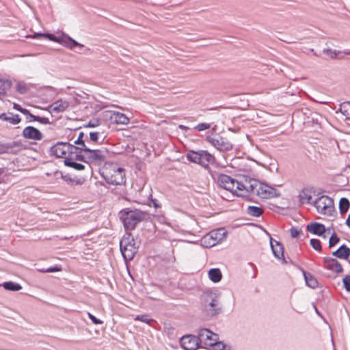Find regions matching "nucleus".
Returning <instances> with one entry per match:
<instances>
[{
  "instance_id": "26",
  "label": "nucleus",
  "mask_w": 350,
  "mask_h": 350,
  "mask_svg": "<svg viewBox=\"0 0 350 350\" xmlns=\"http://www.w3.org/2000/svg\"><path fill=\"white\" fill-rule=\"evenodd\" d=\"M12 86L11 81L0 79V98L6 95V92Z\"/></svg>"
},
{
  "instance_id": "15",
  "label": "nucleus",
  "mask_w": 350,
  "mask_h": 350,
  "mask_svg": "<svg viewBox=\"0 0 350 350\" xmlns=\"http://www.w3.org/2000/svg\"><path fill=\"white\" fill-rule=\"evenodd\" d=\"M219 234V228H216L206 234L201 239V244L203 247L210 248L216 245L219 243L217 235Z\"/></svg>"
},
{
  "instance_id": "25",
  "label": "nucleus",
  "mask_w": 350,
  "mask_h": 350,
  "mask_svg": "<svg viewBox=\"0 0 350 350\" xmlns=\"http://www.w3.org/2000/svg\"><path fill=\"white\" fill-rule=\"evenodd\" d=\"M86 143H88L87 140L83 141L82 142L80 143H75L74 144H71L70 148L72 152H74V153L76 152L88 153L87 150H90L91 148L88 146Z\"/></svg>"
},
{
  "instance_id": "14",
  "label": "nucleus",
  "mask_w": 350,
  "mask_h": 350,
  "mask_svg": "<svg viewBox=\"0 0 350 350\" xmlns=\"http://www.w3.org/2000/svg\"><path fill=\"white\" fill-rule=\"evenodd\" d=\"M180 343L185 350H196L200 347L198 337L194 335L182 336Z\"/></svg>"
},
{
  "instance_id": "45",
  "label": "nucleus",
  "mask_w": 350,
  "mask_h": 350,
  "mask_svg": "<svg viewBox=\"0 0 350 350\" xmlns=\"http://www.w3.org/2000/svg\"><path fill=\"white\" fill-rule=\"evenodd\" d=\"M347 105H350V101H346L342 103L340 107V111L345 116H347L349 115L348 111L345 109Z\"/></svg>"
},
{
  "instance_id": "3",
  "label": "nucleus",
  "mask_w": 350,
  "mask_h": 350,
  "mask_svg": "<svg viewBox=\"0 0 350 350\" xmlns=\"http://www.w3.org/2000/svg\"><path fill=\"white\" fill-rule=\"evenodd\" d=\"M139 247V242H137L130 233L124 235L120 241V250L125 261L133 259Z\"/></svg>"
},
{
  "instance_id": "48",
  "label": "nucleus",
  "mask_w": 350,
  "mask_h": 350,
  "mask_svg": "<svg viewBox=\"0 0 350 350\" xmlns=\"http://www.w3.org/2000/svg\"><path fill=\"white\" fill-rule=\"evenodd\" d=\"M209 128V124L207 123H200L196 126L195 129L199 131L206 130Z\"/></svg>"
},
{
  "instance_id": "31",
  "label": "nucleus",
  "mask_w": 350,
  "mask_h": 350,
  "mask_svg": "<svg viewBox=\"0 0 350 350\" xmlns=\"http://www.w3.org/2000/svg\"><path fill=\"white\" fill-rule=\"evenodd\" d=\"M72 154L70 157L74 160L88 163V153L76 152Z\"/></svg>"
},
{
  "instance_id": "49",
  "label": "nucleus",
  "mask_w": 350,
  "mask_h": 350,
  "mask_svg": "<svg viewBox=\"0 0 350 350\" xmlns=\"http://www.w3.org/2000/svg\"><path fill=\"white\" fill-rule=\"evenodd\" d=\"M98 125H99V120L97 119H94V120H91L90 121H89V122L88 123L86 126L94 128V127L98 126Z\"/></svg>"
},
{
  "instance_id": "50",
  "label": "nucleus",
  "mask_w": 350,
  "mask_h": 350,
  "mask_svg": "<svg viewBox=\"0 0 350 350\" xmlns=\"http://www.w3.org/2000/svg\"><path fill=\"white\" fill-rule=\"evenodd\" d=\"M84 137H85L84 133L82 132V131L80 132L79 133L77 139L74 142V144H75V143H80V142H82L83 141H86V139H85Z\"/></svg>"
},
{
  "instance_id": "46",
  "label": "nucleus",
  "mask_w": 350,
  "mask_h": 350,
  "mask_svg": "<svg viewBox=\"0 0 350 350\" xmlns=\"http://www.w3.org/2000/svg\"><path fill=\"white\" fill-rule=\"evenodd\" d=\"M302 232L301 230H299L295 227L290 229L291 236L293 238H297Z\"/></svg>"
},
{
  "instance_id": "12",
  "label": "nucleus",
  "mask_w": 350,
  "mask_h": 350,
  "mask_svg": "<svg viewBox=\"0 0 350 350\" xmlns=\"http://www.w3.org/2000/svg\"><path fill=\"white\" fill-rule=\"evenodd\" d=\"M103 116L112 124L126 125L129 122V118L124 113L118 111L107 110L104 112Z\"/></svg>"
},
{
  "instance_id": "24",
  "label": "nucleus",
  "mask_w": 350,
  "mask_h": 350,
  "mask_svg": "<svg viewBox=\"0 0 350 350\" xmlns=\"http://www.w3.org/2000/svg\"><path fill=\"white\" fill-rule=\"evenodd\" d=\"M303 275L306 283V285L312 288H315L318 286V281L317 278L310 273L304 271Z\"/></svg>"
},
{
  "instance_id": "27",
  "label": "nucleus",
  "mask_w": 350,
  "mask_h": 350,
  "mask_svg": "<svg viewBox=\"0 0 350 350\" xmlns=\"http://www.w3.org/2000/svg\"><path fill=\"white\" fill-rule=\"evenodd\" d=\"M246 212L250 216L258 217L262 215L264 209L259 206H249Z\"/></svg>"
},
{
  "instance_id": "52",
  "label": "nucleus",
  "mask_w": 350,
  "mask_h": 350,
  "mask_svg": "<svg viewBox=\"0 0 350 350\" xmlns=\"http://www.w3.org/2000/svg\"><path fill=\"white\" fill-rule=\"evenodd\" d=\"M21 113H22L24 115H27L30 117V118L31 119V116H33V114H32L29 110H28L27 109H25V108H23L21 109Z\"/></svg>"
},
{
  "instance_id": "10",
  "label": "nucleus",
  "mask_w": 350,
  "mask_h": 350,
  "mask_svg": "<svg viewBox=\"0 0 350 350\" xmlns=\"http://www.w3.org/2000/svg\"><path fill=\"white\" fill-rule=\"evenodd\" d=\"M24 149H25V146L21 140L7 143L0 142V154H8L16 155Z\"/></svg>"
},
{
  "instance_id": "55",
  "label": "nucleus",
  "mask_w": 350,
  "mask_h": 350,
  "mask_svg": "<svg viewBox=\"0 0 350 350\" xmlns=\"http://www.w3.org/2000/svg\"><path fill=\"white\" fill-rule=\"evenodd\" d=\"M249 265L254 269V271H255V273H254V275L253 276V278H255L256 277V266L252 263V262H249Z\"/></svg>"
},
{
  "instance_id": "13",
  "label": "nucleus",
  "mask_w": 350,
  "mask_h": 350,
  "mask_svg": "<svg viewBox=\"0 0 350 350\" xmlns=\"http://www.w3.org/2000/svg\"><path fill=\"white\" fill-rule=\"evenodd\" d=\"M214 336H217V334L213 333L208 329H200L198 335L200 345H202L206 347L217 345L219 342L217 339L213 338Z\"/></svg>"
},
{
  "instance_id": "41",
  "label": "nucleus",
  "mask_w": 350,
  "mask_h": 350,
  "mask_svg": "<svg viewBox=\"0 0 350 350\" xmlns=\"http://www.w3.org/2000/svg\"><path fill=\"white\" fill-rule=\"evenodd\" d=\"M148 206H153L155 208H158L161 207V204L159 202V200L156 198H152V196H150L148 198Z\"/></svg>"
},
{
  "instance_id": "8",
  "label": "nucleus",
  "mask_w": 350,
  "mask_h": 350,
  "mask_svg": "<svg viewBox=\"0 0 350 350\" xmlns=\"http://www.w3.org/2000/svg\"><path fill=\"white\" fill-rule=\"evenodd\" d=\"M319 213L325 215H332L334 211L333 199L326 195L318 196L312 202Z\"/></svg>"
},
{
  "instance_id": "30",
  "label": "nucleus",
  "mask_w": 350,
  "mask_h": 350,
  "mask_svg": "<svg viewBox=\"0 0 350 350\" xmlns=\"http://www.w3.org/2000/svg\"><path fill=\"white\" fill-rule=\"evenodd\" d=\"M350 206V202L346 198H342L339 201L340 213L343 215L347 213Z\"/></svg>"
},
{
  "instance_id": "11",
  "label": "nucleus",
  "mask_w": 350,
  "mask_h": 350,
  "mask_svg": "<svg viewBox=\"0 0 350 350\" xmlns=\"http://www.w3.org/2000/svg\"><path fill=\"white\" fill-rule=\"evenodd\" d=\"M87 150L88 164L100 165L106 162L107 156L106 149H90Z\"/></svg>"
},
{
  "instance_id": "22",
  "label": "nucleus",
  "mask_w": 350,
  "mask_h": 350,
  "mask_svg": "<svg viewBox=\"0 0 350 350\" xmlns=\"http://www.w3.org/2000/svg\"><path fill=\"white\" fill-rule=\"evenodd\" d=\"M0 119L14 125L20 123L21 121V118L18 114H13L12 113H10L9 114L3 113L0 115Z\"/></svg>"
},
{
  "instance_id": "7",
  "label": "nucleus",
  "mask_w": 350,
  "mask_h": 350,
  "mask_svg": "<svg viewBox=\"0 0 350 350\" xmlns=\"http://www.w3.org/2000/svg\"><path fill=\"white\" fill-rule=\"evenodd\" d=\"M187 158L189 161L198 163L206 168L209 165L213 164L215 161L214 157L206 150H190L187 154Z\"/></svg>"
},
{
  "instance_id": "9",
  "label": "nucleus",
  "mask_w": 350,
  "mask_h": 350,
  "mask_svg": "<svg viewBox=\"0 0 350 350\" xmlns=\"http://www.w3.org/2000/svg\"><path fill=\"white\" fill-rule=\"evenodd\" d=\"M71 144L69 142H58L49 149V154L56 158H66L72 156L74 152L71 150Z\"/></svg>"
},
{
  "instance_id": "16",
  "label": "nucleus",
  "mask_w": 350,
  "mask_h": 350,
  "mask_svg": "<svg viewBox=\"0 0 350 350\" xmlns=\"http://www.w3.org/2000/svg\"><path fill=\"white\" fill-rule=\"evenodd\" d=\"M24 138L36 141L41 140L43 137L42 133L36 128L32 126H27L24 128L22 132Z\"/></svg>"
},
{
  "instance_id": "34",
  "label": "nucleus",
  "mask_w": 350,
  "mask_h": 350,
  "mask_svg": "<svg viewBox=\"0 0 350 350\" xmlns=\"http://www.w3.org/2000/svg\"><path fill=\"white\" fill-rule=\"evenodd\" d=\"M323 53L331 57L332 59H336L338 57L340 54H342V52L336 50H332L330 49H325L323 50Z\"/></svg>"
},
{
  "instance_id": "29",
  "label": "nucleus",
  "mask_w": 350,
  "mask_h": 350,
  "mask_svg": "<svg viewBox=\"0 0 350 350\" xmlns=\"http://www.w3.org/2000/svg\"><path fill=\"white\" fill-rule=\"evenodd\" d=\"M299 200L301 203L310 204V200L312 198L311 192L308 189H303L299 196Z\"/></svg>"
},
{
  "instance_id": "53",
  "label": "nucleus",
  "mask_w": 350,
  "mask_h": 350,
  "mask_svg": "<svg viewBox=\"0 0 350 350\" xmlns=\"http://www.w3.org/2000/svg\"><path fill=\"white\" fill-rule=\"evenodd\" d=\"M220 345H221V348L220 350H231V347L223 343V342L220 341Z\"/></svg>"
},
{
  "instance_id": "43",
  "label": "nucleus",
  "mask_w": 350,
  "mask_h": 350,
  "mask_svg": "<svg viewBox=\"0 0 350 350\" xmlns=\"http://www.w3.org/2000/svg\"><path fill=\"white\" fill-rule=\"evenodd\" d=\"M206 139L210 142L216 149L219 150V140L211 136H207Z\"/></svg>"
},
{
  "instance_id": "36",
  "label": "nucleus",
  "mask_w": 350,
  "mask_h": 350,
  "mask_svg": "<svg viewBox=\"0 0 350 350\" xmlns=\"http://www.w3.org/2000/svg\"><path fill=\"white\" fill-rule=\"evenodd\" d=\"M310 245L312 247L314 250H315L317 252H321L322 251V246L321 243L319 239H312L310 241Z\"/></svg>"
},
{
  "instance_id": "32",
  "label": "nucleus",
  "mask_w": 350,
  "mask_h": 350,
  "mask_svg": "<svg viewBox=\"0 0 350 350\" xmlns=\"http://www.w3.org/2000/svg\"><path fill=\"white\" fill-rule=\"evenodd\" d=\"M208 276L212 282H219V268L211 269L208 272Z\"/></svg>"
},
{
  "instance_id": "18",
  "label": "nucleus",
  "mask_w": 350,
  "mask_h": 350,
  "mask_svg": "<svg viewBox=\"0 0 350 350\" xmlns=\"http://www.w3.org/2000/svg\"><path fill=\"white\" fill-rule=\"evenodd\" d=\"M270 244L273 255L278 259H282L284 263H286L284 258V247L282 243L275 241L273 238L270 239Z\"/></svg>"
},
{
  "instance_id": "44",
  "label": "nucleus",
  "mask_w": 350,
  "mask_h": 350,
  "mask_svg": "<svg viewBox=\"0 0 350 350\" xmlns=\"http://www.w3.org/2000/svg\"><path fill=\"white\" fill-rule=\"evenodd\" d=\"M343 284L345 290L347 292H350V275H346L343 280Z\"/></svg>"
},
{
  "instance_id": "42",
  "label": "nucleus",
  "mask_w": 350,
  "mask_h": 350,
  "mask_svg": "<svg viewBox=\"0 0 350 350\" xmlns=\"http://www.w3.org/2000/svg\"><path fill=\"white\" fill-rule=\"evenodd\" d=\"M88 316L89 319L92 321V322L95 325H101L103 323V321L96 318L94 315H93L90 312H88Z\"/></svg>"
},
{
  "instance_id": "21",
  "label": "nucleus",
  "mask_w": 350,
  "mask_h": 350,
  "mask_svg": "<svg viewBox=\"0 0 350 350\" xmlns=\"http://www.w3.org/2000/svg\"><path fill=\"white\" fill-rule=\"evenodd\" d=\"M332 254L340 259H347L350 256V248L343 244Z\"/></svg>"
},
{
  "instance_id": "5",
  "label": "nucleus",
  "mask_w": 350,
  "mask_h": 350,
  "mask_svg": "<svg viewBox=\"0 0 350 350\" xmlns=\"http://www.w3.org/2000/svg\"><path fill=\"white\" fill-rule=\"evenodd\" d=\"M202 305L208 315L213 317L218 312L219 295L217 291L208 290L205 291L202 297Z\"/></svg>"
},
{
  "instance_id": "23",
  "label": "nucleus",
  "mask_w": 350,
  "mask_h": 350,
  "mask_svg": "<svg viewBox=\"0 0 350 350\" xmlns=\"http://www.w3.org/2000/svg\"><path fill=\"white\" fill-rule=\"evenodd\" d=\"M64 163L65 166L71 167L77 171H82L85 168L83 164L76 162L75 160L70 158V157H67V158L64 160Z\"/></svg>"
},
{
  "instance_id": "35",
  "label": "nucleus",
  "mask_w": 350,
  "mask_h": 350,
  "mask_svg": "<svg viewBox=\"0 0 350 350\" xmlns=\"http://www.w3.org/2000/svg\"><path fill=\"white\" fill-rule=\"evenodd\" d=\"M220 151L222 150H229L232 149V144L228 140H224L223 137H220Z\"/></svg>"
},
{
  "instance_id": "59",
  "label": "nucleus",
  "mask_w": 350,
  "mask_h": 350,
  "mask_svg": "<svg viewBox=\"0 0 350 350\" xmlns=\"http://www.w3.org/2000/svg\"><path fill=\"white\" fill-rule=\"evenodd\" d=\"M347 119H350V113H349V115L346 116Z\"/></svg>"
},
{
  "instance_id": "4",
  "label": "nucleus",
  "mask_w": 350,
  "mask_h": 350,
  "mask_svg": "<svg viewBox=\"0 0 350 350\" xmlns=\"http://www.w3.org/2000/svg\"><path fill=\"white\" fill-rule=\"evenodd\" d=\"M44 37L48 38L49 40L55 42L57 43H59L64 46V47H66L69 49L73 50L75 47L78 46L79 48H83L84 45L77 42L75 40L70 37L68 35L62 33L59 36H55L53 33H36L33 36V38H38V37Z\"/></svg>"
},
{
  "instance_id": "28",
  "label": "nucleus",
  "mask_w": 350,
  "mask_h": 350,
  "mask_svg": "<svg viewBox=\"0 0 350 350\" xmlns=\"http://www.w3.org/2000/svg\"><path fill=\"white\" fill-rule=\"evenodd\" d=\"M1 286L10 291H18L22 289V286L20 284L12 281L5 282Z\"/></svg>"
},
{
  "instance_id": "40",
  "label": "nucleus",
  "mask_w": 350,
  "mask_h": 350,
  "mask_svg": "<svg viewBox=\"0 0 350 350\" xmlns=\"http://www.w3.org/2000/svg\"><path fill=\"white\" fill-rule=\"evenodd\" d=\"M135 320L139 321L147 324H149L151 321H153V319L150 318L148 314L137 315L135 318Z\"/></svg>"
},
{
  "instance_id": "33",
  "label": "nucleus",
  "mask_w": 350,
  "mask_h": 350,
  "mask_svg": "<svg viewBox=\"0 0 350 350\" xmlns=\"http://www.w3.org/2000/svg\"><path fill=\"white\" fill-rule=\"evenodd\" d=\"M36 121L43 124H50L51 122L49 121V118L44 117H40L38 116H31V119L29 120V122Z\"/></svg>"
},
{
  "instance_id": "47",
  "label": "nucleus",
  "mask_w": 350,
  "mask_h": 350,
  "mask_svg": "<svg viewBox=\"0 0 350 350\" xmlns=\"http://www.w3.org/2000/svg\"><path fill=\"white\" fill-rule=\"evenodd\" d=\"M99 134L100 133L98 132H91L90 133V140L93 142H98Z\"/></svg>"
},
{
  "instance_id": "38",
  "label": "nucleus",
  "mask_w": 350,
  "mask_h": 350,
  "mask_svg": "<svg viewBox=\"0 0 350 350\" xmlns=\"http://www.w3.org/2000/svg\"><path fill=\"white\" fill-rule=\"evenodd\" d=\"M16 90L18 93L23 94L27 92V91L28 90V88L25 83L18 82L16 85Z\"/></svg>"
},
{
  "instance_id": "56",
  "label": "nucleus",
  "mask_w": 350,
  "mask_h": 350,
  "mask_svg": "<svg viewBox=\"0 0 350 350\" xmlns=\"http://www.w3.org/2000/svg\"><path fill=\"white\" fill-rule=\"evenodd\" d=\"M346 225L350 228V214L346 220Z\"/></svg>"
},
{
  "instance_id": "57",
  "label": "nucleus",
  "mask_w": 350,
  "mask_h": 350,
  "mask_svg": "<svg viewBox=\"0 0 350 350\" xmlns=\"http://www.w3.org/2000/svg\"><path fill=\"white\" fill-rule=\"evenodd\" d=\"M343 53L346 54V55H350V52H346V51H344Z\"/></svg>"
},
{
  "instance_id": "54",
  "label": "nucleus",
  "mask_w": 350,
  "mask_h": 350,
  "mask_svg": "<svg viewBox=\"0 0 350 350\" xmlns=\"http://www.w3.org/2000/svg\"><path fill=\"white\" fill-rule=\"evenodd\" d=\"M13 108L18 111H21L22 107L17 103H14Z\"/></svg>"
},
{
  "instance_id": "39",
  "label": "nucleus",
  "mask_w": 350,
  "mask_h": 350,
  "mask_svg": "<svg viewBox=\"0 0 350 350\" xmlns=\"http://www.w3.org/2000/svg\"><path fill=\"white\" fill-rule=\"evenodd\" d=\"M61 270L62 267L58 265L51 266L47 269H38V271L41 273H54L60 271Z\"/></svg>"
},
{
  "instance_id": "58",
  "label": "nucleus",
  "mask_w": 350,
  "mask_h": 350,
  "mask_svg": "<svg viewBox=\"0 0 350 350\" xmlns=\"http://www.w3.org/2000/svg\"><path fill=\"white\" fill-rule=\"evenodd\" d=\"M219 277H220V280H221V278H222V275H221V272H220Z\"/></svg>"
},
{
  "instance_id": "1",
  "label": "nucleus",
  "mask_w": 350,
  "mask_h": 350,
  "mask_svg": "<svg viewBox=\"0 0 350 350\" xmlns=\"http://www.w3.org/2000/svg\"><path fill=\"white\" fill-rule=\"evenodd\" d=\"M220 188L242 197L255 195L262 199H269L278 196L277 189L256 179L245 178L243 180H237L221 173Z\"/></svg>"
},
{
  "instance_id": "37",
  "label": "nucleus",
  "mask_w": 350,
  "mask_h": 350,
  "mask_svg": "<svg viewBox=\"0 0 350 350\" xmlns=\"http://www.w3.org/2000/svg\"><path fill=\"white\" fill-rule=\"evenodd\" d=\"M340 241V238L337 235V234L334 232L329 240V247H334L338 242Z\"/></svg>"
},
{
  "instance_id": "17",
  "label": "nucleus",
  "mask_w": 350,
  "mask_h": 350,
  "mask_svg": "<svg viewBox=\"0 0 350 350\" xmlns=\"http://www.w3.org/2000/svg\"><path fill=\"white\" fill-rule=\"evenodd\" d=\"M323 267L332 272L340 273L343 271L341 264L335 258L325 257L323 258Z\"/></svg>"
},
{
  "instance_id": "51",
  "label": "nucleus",
  "mask_w": 350,
  "mask_h": 350,
  "mask_svg": "<svg viewBox=\"0 0 350 350\" xmlns=\"http://www.w3.org/2000/svg\"><path fill=\"white\" fill-rule=\"evenodd\" d=\"M220 231L222 232V233L221 234V237H220V243H221L223 240L226 239L227 235H228V232L224 228H221V227H220Z\"/></svg>"
},
{
  "instance_id": "6",
  "label": "nucleus",
  "mask_w": 350,
  "mask_h": 350,
  "mask_svg": "<svg viewBox=\"0 0 350 350\" xmlns=\"http://www.w3.org/2000/svg\"><path fill=\"white\" fill-rule=\"evenodd\" d=\"M101 176L109 185H121L126 183L125 172L122 167L104 170L101 173Z\"/></svg>"
},
{
  "instance_id": "20",
  "label": "nucleus",
  "mask_w": 350,
  "mask_h": 350,
  "mask_svg": "<svg viewBox=\"0 0 350 350\" xmlns=\"http://www.w3.org/2000/svg\"><path fill=\"white\" fill-rule=\"evenodd\" d=\"M68 107V103L66 100L59 99L54 102L52 105H49L47 110L51 113H60L64 111Z\"/></svg>"
},
{
  "instance_id": "60",
  "label": "nucleus",
  "mask_w": 350,
  "mask_h": 350,
  "mask_svg": "<svg viewBox=\"0 0 350 350\" xmlns=\"http://www.w3.org/2000/svg\"><path fill=\"white\" fill-rule=\"evenodd\" d=\"M349 263L350 264V259L349 260Z\"/></svg>"
},
{
  "instance_id": "19",
  "label": "nucleus",
  "mask_w": 350,
  "mask_h": 350,
  "mask_svg": "<svg viewBox=\"0 0 350 350\" xmlns=\"http://www.w3.org/2000/svg\"><path fill=\"white\" fill-rule=\"evenodd\" d=\"M306 230L313 234L323 236L324 238L326 237L325 235H324L326 231L325 226L322 224L317 222L310 223L307 225Z\"/></svg>"
},
{
  "instance_id": "2",
  "label": "nucleus",
  "mask_w": 350,
  "mask_h": 350,
  "mask_svg": "<svg viewBox=\"0 0 350 350\" xmlns=\"http://www.w3.org/2000/svg\"><path fill=\"white\" fill-rule=\"evenodd\" d=\"M145 213L138 209L125 208L120 212V219L126 230H133L138 223L145 219Z\"/></svg>"
}]
</instances>
